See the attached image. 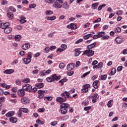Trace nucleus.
<instances>
[{"label": "nucleus", "instance_id": "obj_46", "mask_svg": "<svg viewBox=\"0 0 127 127\" xmlns=\"http://www.w3.org/2000/svg\"><path fill=\"white\" fill-rule=\"evenodd\" d=\"M27 57L28 58L31 59L32 58V53L31 52H28L27 54Z\"/></svg>", "mask_w": 127, "mask_h": 127}, {"label": "nucleus", "instance_id": "obj_64", "mask_svg": "<svg viewBox=\"0 0 127 127\" xmlns=\"http://www.w3.org/2000/svg\"><path fill=\"white\" fill-rule=\"evenodd\" d=\"M101 20H102V19H101V18H98L96 20L93 21V23H96L97 22H100V21H101Z\"/></svg>", "mask_w": 127, "mask_h": 127}, {"label": "nucleus", "instance_id": "obj_37", "mask_svg": "<svg viewBox=\"0 0 127 127\" xmlns=\"http://www.w3.org/2000/svg\"><path fill=\"white\" fill-rule=\"evenodd\" d=\"M22 82L23 83H29V82H30V79H29V78H24V79L22 80Z\"/></svg>", "mask_w": 127, "mask_h": 127}, {"label": "nucleus", "instance_id": "obj_3", "mask_svg": "<svg viewBox=\"0 0 127 127\" xmlns=\"http://www.w3.org/2000/svg\"><path fill=\"white\" fill-rule=\"evenodd\" d=\"M61 78V76L59 75L57 76V74H54L52 75L51 77H48L46 78V81L48 82V83H52V82H54V81H58L60 80Z\"/></svg>", "mask_w": 127, "mask_h": 127}, {"label": "nucleus", "instance_id": "obj_14", "mask_svg": "<svg viewBox=\"0 0 127 127\" xmlns=\"http://www.w3.org/2000/svg\"><path fill=\"white\" fill-rule=\"evenodd\" d=\"M96 45H97V42H95L94 43L89 45H88L86 48L87 49H89L90 50H91V49H93V48H95V47H96Z\"/></svg>", "mask_w": 127, "mask_h": 127}, {"label": "nucleus", "instance_id": "obj_8", "mask_svg": "<svg viewBox=\"0 0 127 127\" xmlns=\"http://www.w3.org/2000/svg\"><path fill=\"white\" fill-rule=\"evenodd\" d=\"M8 26H9V23L8 22L0 23V28H2V29H5Z\"/></svg>", "mask_w": 127, "mask_h": 127}, {"label": "nucleus", "instance_id": "obj_63", "mask_svg": "<svg viewBox=\"0 0 127 127\" xmlns=\"http://www.w3.org/2000/svg\"><path fill=\"white\" fill-rule=\"evenodd\" d=\"M91 108H92L91 106H87L84 108V111H89V110H91Z\"/></svg>", "mask_w": 127, "mask_h": 127}, {"label": "nucleus", "instance_id": "obj_31", "mask_svg": "<svg viewBox=\"0 0 127 127\" xmlns=\"http://www.w3.org/2000/svg\"><path fill=\"white\" fill-rule=\"evenodd\" d=\"M7 15L8 17L9 18H10V19H12V18H13V16H14V14H13V13H12L10 12L7 13Z\"/></svg>", "mask_w": 127, "mask_h": 127}, {"label": "nucleus", "instance_id": "obj_19", "mask_svg": "<svg viewBox=\"0 0 127 127\" xmlns=\"http://www.w3.org/2000/svg\"><path fill=\"white\" fill-rule=\"evenodd\" d=\"M35 87H36L37 89H42V88H43V87H44V83H36L35 85Z\"/></svg>", "mask_w": 127, "mask_h": 127}, {"label": "nucleus", "instance_id": "obj_41", "mask_svg": "<svg viewBox=\"0 0 127 127\" xmlns=\"http://www.w3.org/2000/svg\"><path fill=\"white\" fill-rule=\"evenodd\" d=\"M113 100H110L107 103V106L108 108H111L112 107V103H113Z\"/></svg>", "mask_w": 127, "mask_h": 127}, {"label": "nucleus", "instance_id": "obj_5", "mask_svg": "<svg viewBox=\"0 0 127 127\" xmlns=\"http://www.w3.org/2000/svg\"><path fill=\"white\" fill-rule=\"evenodd\" d=\"M22 89H23L24 91H26V92L31 93L32 91V86L29 84H25L24 85L22 86Z\"/></svg>", "mask_w": 127, "mask_h": 127}, {"label": "nucleus", "instance_id": "obj_7", "mask_svg": "<svg viewBox=\"0 0 127 127\" xmlns=\"http://www.w3.org/2000/svg\"><path fill=\"white\" fill-rule=\"evenodd\" d=\"M17 94L18 96L19 97H24L25 95V91L23 88L22 89H20L18 91H17Z\"/></svg>", "mask_w": 127, "mask_h": 127}, {"label": "nucleus", "instance_id": "obj_26", "mask_svg": "<svg viewBox=\"0 0 127 127\" xmlns=\"http://www.w3.org/2000/svg\"><path fill=\"white\" fill-rule=\"evenodd\" d=\"M9 121L11 123H15L17 122V118L12 117L9 118Z\"/></svg>", "mask_w": 127, "mask_h": 127}, {"label": "nucleus", "instance_id": "obj_18", "mask_svg": "<svg viewBox=\"0 0 127 127\" xmlns=\"http://www.w3.org/2000/svg\"><path fill=\"white\" fill-rule=\"evenodd\" d=\"M73 69H74V64L71 63V64H68L67 65V69L68 71H71V70H73Z\"/></svg>", "mask_w": 127, "mask_h": 127}, {"label": "nucleus", "instance_id": "obj_48", "mask_svg": "<svg viewBox=\"0 0 127 127\" xmlns=\"http://www.w3.org/2000/svg\"><path fill=\"white\" fill-rule=\"evenodd\" d=\"M1 4L2 5H5V4H7V1L6 0H2Z\"/></svg>", "mask_w": 127, "mask_h": 127}, {"label": "nucleus", "instance_id": "obj_47", "mask_svg": "<svg viewBox=\"0 0 127 127\" xmlns=\"http://www.w3.org/2000/svg\"><path fill=\"white\" fill-rule=\"evenodd\" d=\"M35 7H36V4L35 3H33L29 5V8H34Z\"/></svg>", "mask_w": 127, "mask_h": 127}, {"label": "nucleus", "instance_id": "obj_2", "mask_svg": "<svg viewBox=\"0 0 127 127\" xmlns=\"http://www.w3.org/2000/svg\"><path fill=\"white\" fill-rule=\"evenodd\" d=\"M70 108V105L68 103H63L61 104L60 110L61 113L63 115H66L67 112H68V109Z\"/></svg>", "mask_w": 127, "mask_h": 127}, {"label": "nucleus", "instance_id": "obj_60", "mask_svg": "<svg viewBox=\"0 0 127 127\" xmlns=\"http://www.w3.org/2000/svg\"><path fill=\"white\" fill-rule=\"evenodd\" d=\"M74 74V71H68L67 72V75L68 76H72Z\"/></svg>", "mask_w": 127, "mask_h": 127}, {"label": "nucleus", "instance_id": "obj_62", "mask_svg": "<svg viewBox=\"0 0 127 127\" xmlns=\"http://www.w3.org/2000/svg\"><path fill=\"white\" fill-rule=\"evenodd\" d=\"M75 92H76V89H75L74 88L70 90L69 91L70 94H74V93H75Z\"/></svg>", "mask_w": 127, "mask_h": 127}, {"label": "nucleus", "instance_id": "obj_1", "mask_svg": "<svg viewBox=\"0 0 127 127\" xmlns=\"http://www.w3.org/2000/svg\"><path fill=\"white\" fill-rule=\"evenodd\" d=\"M70 92L67 91H64L63 93H61V97H58L56 98V102L60 103V104H62L67 101V99L72 98V96H70Z\"/></svg>", "mask_w": 127, "mask_h": 127}, {"label": "nucleus", "instance_id": "obj_13", "mask_svg": "<svg viewBox=\"0 0 127 127\" xmlns=\"http://www.w3.org/2000/svg\"><path fill=\"white\" fill-rule=\"evenodd\" d=\"M21 102L23 104H29L30 101L28 98L24 97L21 99Z\"/></svg>", "mask_w": 127, "mask_h": 127}, {"label": "nucleus", "instance_id": "obj_16", "mask_svg": "<svg viewBox=\"0 0 127 127\" xmlns=\"http://www.w3.org/2000/svg\"><path fill=\"white\" fill-rule=\"evenodd\" d=\"M12 31V28L11 27L8 26L5 29H4V33L8 34L10 33Z\"/></svg>", "mask_w": 127, "mask_h": 127}, {"label": "nucleus", "instance_id": "obj_24", "mask_svg": "<svg viewBox=\"0 0 127 127\" xmlns=\"http://www.w3.org/2000/svg\"><path fill=\"white\" fill-rule=\"evenodd\" d=\"M19 112H21L22 113H25L26 114H28L29 113L28 109L25 108H20Z\"/></svg>", "mask_w": 127, "mask_h": 127}, {"label": "nucleus", "instance_id": "obj_27", "mask_svg": "<svg viewBox=\"0 0 127 127\" xmlns=\"http://www.w3.org/2000/svg\"><path fill=\"white\" fill-rule=\"evenodd\" d=\"M14 115V112L11 111L9 112L8 113H7L5 116L7 117V118H10V117H12Z\"/></svg>", "mask_w": 127, "mask_h": 127}, {"label": "nucleus", "instance_id": "obj_9", "mask_svg": "<svg viewBox=\"0 0 127 127\" xmlns=\"http://www.w3.org/2000/svg\"><path fill=\"white\" fill-rule=\"evenodd\" d=\"M91 99L92 100V103H96L97 99H99V94L98 93L94 94V95L91 96Z\"/></svg>", "mask_w": 127, "mask_h": 127}, {"label": "nucleus", "instance_id": "obj_57", "mask_svg": "<svg viewBox=\"0 0 127 127\" xmlns=\"http://www.w3.org/2000/svg\"><path fill=\"white\" fill-rule=\"evenodd\" d=\"M61 48H63V49H64V50H65L66 49H67V45L64 44V45H62L61 46Z\"/></svg>", "mask_w": 127, "mask_h": 127}, {"label": "nucleus", "instance_id": "obj_34", "mask_svg": "<svg viewBox=\"0 0 127 127\" xmlns=\"http://www.w3.org/2000/svg\"><path fill=\"white\" fill-rule=\"evenodd\" d=\"M44 100V101H52L53 98L51 96L45 97Z\"/></svg>", "mask_w": 127, "mask_h": 127}, {"label": "nucleus", "instance_id": "obj_53", "mask_svg": "<svg viewBox=\"0 0 127 127\" xmlns=\"http://www.w3.org/2000/svg\"><path fill=\"white\" fill-rule=\"evenodd\" d=\"M110 38V36L106 35V36H103V37L102 38V40H106L107 39H109Z\"/></svg>", "mask_w": 127, "mask_h": 127}, {"label": "nucleus", "instance_id": "obj_17", "mask_svg": "<svg viewBox=\"0 0 127 127\" xmlns=\"http://www.w3.org/2000/svg\"><path fill=\"white\" fill-rule=\"evenodd\" d=\"M23 61H24V64H29L31 62V59H29V58H24L23 59Z\"/></svg>", "mask_w": 127, "mask_h": 127}, {"label": "nucleus", "instance_id": "obj_54", "mask_svg": "<svg viewBox=\"0 0 127 127\" xmlns=\"http://www.w3.org/2000/svg\"><path fill=\"white\" fill-rule=\"evenodd\" d=\"M15 83L16 85H18V86H20V85H21V82L20 80H19V79H17L15 81Z\"/></svg>", "mask_w": 127, "mask_h": 127}, {"label": "nucleus", "instance_id": "obj_36", "mask_svg": "<svg viewBox=\"0 0 127 127\" xmlns=\"http://www.w3.org/2000/svg\"><path fill=\"white\" fill-rule=\"evenodd\" d=\"M92 36V34H88L86 35H85L83 36V39H85V40H87V39H89L90 37Z\"/></svg>", "mask_w": 127, "mask_h": 127}, {"label": "nucleus", "instance_id": "obj_33", "mask_svg": "<svg viewBox=\"0 0 127 127\" xmlns=\"http://www.w3.org/2000/svg\"><path fill=\"white\" fill-rule=\"evenodd\" d=\"M46 19H47V20H55V19H56V16H53L52 17L47 16L46 17Z\"/></svg>", "mask_w": 127, "mask_h": 127}, {"label": "nucleus", "instance_id": "obj_15", "mask_svg": "<svg viewBox=\"0 0 127 127\" xmlns=\"http://www.w3.org/2000/svg\"><path fill=\"white\" fill-rule=\"evenodd\" d=\"M115 40L118 44H121V43H123V41H124V39L122 37H117Z\"/></svg>", "mask_w": 127, "mask_h": 127}, {"label": "nucleus", "instance_id": "obj_4", "mask_svg": "<svg viewBox=\"0 0 127 127\" xmlns=\"http://www.w3.org/2000/svg\"><path fill=\"white\" fill-rule=\"evenodd\" d=\"M94 54H95V51L89 49L86 50L83 53V55H86L88 57H92Z\"/></svg>", "mask_w": 127, "mask_h": 127}, {"label": "nucleus", "instance_id": "obj_10", "mask_svg": "<svg viewBox=\"0 0 127 127\" xmlns=\"http://www.w3.org/2000/svg\"><path fill=\"white\" fill-rule=\"evenodd\" d=\"M46 93L45 90H39L38 91V98L39 99H42V98H43V97H44V93Z\"/></svg>", "mask_w": 127, "mask_h": 127}, {"label": "nucleus", "instance_id": "obj_38", "mask_svg": "<svg viewBox=\"0 0 127 127\" xmlns=\"http://www.w3.org/2000/svg\"><path fill=\"white\" fill-rule=\"evenodd\" d=\"M45 75H47L46 71L45 70L40 71V76H41V77H43V76H45Z\"/></svg>", "mask_w": 127, "mask_h": 127}, {"label": "nucleus", "instance_id": "obj_59", "mask_svg": "<svg viewBox=\"0 0 127 127\" xmlns=\"http://www.w3.org/2000/svg\"><path fill=\"white\" fill-rule=\"evenodd\" d=\"M45 1L47 3H53L54 2V1L52 0H45Z\"/></svg>", "mask_w": 127, "mask_h": 127}, {"label": "nucleus", "instance_id": "obj_22", "mask_svg": "<svg viewBox=\"0 0 127 127\" xmlns=\"http://www.w3.org/2000/svg\"><path fill=\"white\" fill-rule=\"evenodd\" d=\"M13 72H14V70L12 69H6L3 71V73H4V74H12Z\"/></svg>", "mask_w": 127, "mask_h": 127}, {"label": "nucleus", "instance_id": "obj_11", "mask_svg": "<svg viewBox=\"0 0 127 127\" xmlns=\"http://www.w3.org/2000/svg\"><path fill=\"white\" fill-rule=\"evenodd\" d=\"M30 48V43H25L22 46V49L23 50H27V49H29Z\"/></svg>", "mask_w": 127, "mask_h": 127}, {"label": "nucleus", "instance_id": "obj_49", "mask_svg": "<svg viewBox=\"0 0 127 127\" xmlns=\"http://www.w3.org/2000/svg\"><path fill=\"white\" fill-rule=\"evenodd\" d=\"M9 9L11 10V11H13V12H15V11H16V9L15 8L13 7V6H10Z\"/></svg>", "mask_w": 127, "mask_h": 127}, {"label": "nucleus", "instance_id": "obj_39", "mask_svg": "<svg viewBox=\"0 0 127 127\" xmlns=\"http://www.w3.org/2000/svg\"><path fill=\"white\" fill-rule=\"evenodd\" d=\"M106 4H103L100 6H99L98 8V10L99 11L102 10V9H103V7H105V6H106Z\"/></svg>", "mask_w": 127, "mask_h": 127}, {"label": "nucleus", "instance_id": "obj_43", "mask_svg": "<svg viewBox=\"0 0 127 127\" xmlns=\"http://www.w3.org/2000/svg\"><path fill=\"white\" fill-rule=\"evenodd\" d=\"M46 15H51L53 13V11L52 10H47L46 11Z\"/></svg>", "mask_w": 127, "mask_h": 127}, {"label": "nucleus", "instance_id": "obj_45", "mask_svg": "<svg viewBox=\"0 0 127 127\" xmlns=\"http://www.w3.org/2000/svg\"><path fill=\"white\" fill-rule=\"evenodd\" d=\"M90 71H87V72H85L81 76V78H85V77H86V76H87V75H89V74H90Z\"/></svg>", "mask_w": 127, "mask_h": 127}, {"label": "nucleus", "instance_id": "obj_55", "mask_svg": "<svg viewBox=\"0 0 127 127\" xmlns=\"http://www.w3.org/2000/svg\"><path fill=\"white\" fill-rule=\"evenodd\" d=\"M71 24H72L71 27H72L71 29H76L77 28V24H74L73 23H72Z\"/></svg>", "mask_w": 127, "mask_h": 127}, {"label": "nucleus", "instance_id": "obj_50", "mask_svg": "<svg viewBox=\"0 0 127 127\" xmlns=\"http://www.w3.org/2000/svg\"><path fill=\"white\" fill-rule=\"evenodd\" d=\"M63 7L65 9L69 8V5L67 4V2L63 3Z\"/></svg>", "mask_w": 127, "mask_h": 127}, {"label": "nucleus", "instance_id": "obj_12", "mask_svg": "<svg viewBox=\"0 0 127 127\" xmlns=\"http://www.w3.org/2000/svg\"><path fill=\"white\" fill-rule=\"evenodd\" d=\"M60 3H63L55 2V3L53 4V7H55V8H61V7H62V4H61Z\"/></svg>", "mask_w": 127, "mask_h": 127}, {"label": "nucleus", "instance_id": "obj_30", "mask_svg": "<svg viewBox=\"0 0 127 127\" xmlns=\"http://www.w3.org/2000/svg\"><path fill=\"white\" fill-rule=\"evenodd\" d=\"M117 72V69L115 68H112L111 72L110 73V76H113V75L115 74Z\"/></svg>", "mask_w": 127, "mask_h": 127}, {"label": "nucleus", "instance_id": "obj_61", "mask_svg": "<svg viewBox=\"0 0 127 127\" xmlns=\"http://www.w3.org/2000/svg\"><path fill=\"white\" fill-rule=\"evenodd\" d=\"M40 56V53H39V52H38L33 55L34 58H36L38 57V56Z\"/></svg>", "mask_w": 127, "mask_h": 127}, {"label": "nucleus", "instance_id": "obj_6", "mask_svg": "<svg viewBox=\"0 0 127 127\" xmlns=\"http://www.w3.org/2000/svg\"><path fill=\"white\" fill-rule=\"evenodd\" d=\"M91 87V85L90 84H85L83 85V88L81 89L82 93H83V94H86V93H88L89 91V88Z\"/></svg>", "mask_w": 127, "mask_h": 127}, {"label": "nucleus", "instance_id": "obj_21", "mask_svg": "<svg viewBox=\"0 0 127 127\" xmlns=\"http://www.w3.org/2000/svg\"><path fill=\"white\" fill-rule=\"evenodd\" d=\"M20 23L23 24V23H25V22H26V18L25 17V16L22 15L20 17Z\"/></svg>", "mask_w": 127, "mask_h": 127}, {"label": "nucleus", "instance_id": "obj_42", "mask_svg": "<svg viewBox=\"0 0 127 127\" xmlns=\"http://www.w3.org/2000/svg\"><path fill=\"white\" fill-rule=\"evenodd\" d=\"M36 124H39V125H44V122L41 121L40 120L38 119L36 121Z\"/></svg>", "mask_w": 127, "mask_h": 127}, {"label": "nucleus", "instance_id": "obj_52", "mask_svg": "<svg viewBox=\"0 0 127 127\" xmlns=\"http://www.w3.org/2000/svg\"><path fill=\"white\" fill-rule=\"evenodd\" d=\"M26 53H25V51H21L19 52V54L21 56H23V55H25V54Z\"/></svg>", "mask_w": 127, "mask_h": 127}, {"label": "nucleus", "instance_id": "obj_58", "mask_svg": "<svg viewBox=\"0 0 127 127\" xmlns=\"http://www.w3.org/2000/svg\"><path fill=\"white\" fill-rule=\"evenodd\" d=\"M17 63H18V60H15L11 63V65H15V64H17Z\"/></svg>", "mask_w": 127, "mask_h": 127}, {"label": "nucleus", "instance_id": "obj_28", "mask_svg": "<svg viewBox=\"0 0 127 127\" xmlns=\"http://www.w3.org/2000/svg\"><path fill=\"white\" fill-rule=\"evenodd\" d=\"M108 77V75L107 74H102L101 75L99 78V80H102V81H105L107 79V77Z\"/></svg>", "mask_w": 127, "mask_h": 127}, {"label": "nucleus", "instance_id": "obj_20", "mask_svg": "<svg viewBox=\"0 0 127 127\" xmlns=\"http://www.w3.org/2000/svg\"><path fill=\"white\" fill-rule=\"evenodd\" d=\"M81 49H75L74 52H75V56L77 57V56H79L80 54H81Z\"/></svg>", "mask_w": 127, "mask_h": 127}, {"label": "nucleus", "instance_id": "obj_23", "mask_svg": "<svg viewBox=\"0 0 127 127\" xmlns=\"http://www.w3.org/2000/svg\"><path fill=\"white\" fill-rule=\"evenodd\" d=\"M0 85L1 87H2V88H5L6 89L10 88V85H7V84L4 83H0Z\"/></svg>", "mask_w": 127, "mask_h": 127}, {"label": "nucleus", "instance_id": "obj_40", "mask_svg": "<svg viewBox=\"0 0 127 127\" xmlns=\"http://www.w3.org/2000/svg\"><path fill=\"white\" fill-rule=\"evenodd\" d=\"M122 32V28L121 27H117L116 29V33H121Z\"/></svg>", "mask_w": 127, "mask_h": 127}, {"label": "nucleus", "instance_id": "obj_44", "mask_svg": "<svg viewBox=\"0 0 127 127\" xmlns=\"http://www.w3.org/2000/svg\"><path fill=\"white\" fill-rule=\"evenodd\" d=\"M65 67V64L63 63H61L59 64V68L63 69Z\"/></svg>", "mask_w": 127, "mask_h": 127}, {"label": "nucleus", "instance_id": "obj_56", "mask_svg": "<svg viewBox=\"0 0 127 127\" xmlns=\"http://www.w3.org/2000/svg\"><path fill=\"white\" fill-rule=\"evenodd\" d=\"M51 126H53V127H55L56 125H57V121L52 122L50 124Z\"/></svg>", "mask_w": 127, "mask_h": 127}, {"label": "nucleus", "instance_id": "obj_32", "mask_svg": "<svg viewBox=\"0 0 127 127\" xmlns=\"http://www.w3.org/2000/svg\"><path fill=\"white\" fill-rule=\"evenodd\" d=\"M97 34L98 35L99 38H100V37H104V35H106V32H98L97 33Z\"/></svg>", "mask_w": 127, "mask_h": 127}, {"label": "nucleus", "instance_id": "obj_35", "mask_svg": "<svg viewBox=\"0 0 127 127\" xmlns=\"http://www.w3.org/2000/svg\"><path fill=\"white\" fill-rule=\"evenodd\" d=\"M20 39H21V36L20 35H16L15 36V41H20Z\"/></svg>", "mask_w": 127, "mask_h": 127}, {"label": "nucleus", "instance_id": "obj_29", "mask_svg": "<svg viewBox=\"0 0 127 127\" xmlns=\"http://www.w3.org/2000/svg\"><path fill=\"white\" fill-rule=\"evenodd\" d=\"M99 4H100V3L99 2L93 3L92 4V9H97V8H98V5H99Z\"/></svg>", "mask_w": 127, "mask_h": 127}, {"label": "nucleus", "instance_id": "obj_51", "mask_svg": "<svg viewBox=\"0 0 127 127\" xmlns=\"http://www.w3.org/2000/svg\"><path fill=\"white\" fill-rule=\"evenodd\" d=\"M98 68H102L104 66V64L103 63H102V62H100L98 64Z\"/></svg>", "mask_w": 127, "mask_h": 127}, {"label": "nucleus", "instance_id": "obj_25", "mask_svg": "<svg viewBox=\"0 0 127 127\" xmlns=\"http://www.w3.org/2000/svg\"><path fill=\"white\" fill-rule=\"evenodd\" d=\"M99 83V80H95L93 83V87L94 89H98L99 87L98 86V84Z\"/></svg>", "mask_w": 127, "mask_h": 127}]
</instances>
